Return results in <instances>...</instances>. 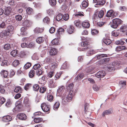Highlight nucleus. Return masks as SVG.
I'll list each match as a JSON object with an SVG mask.
<instances>
[{
    "instance_id": "obj_1",
    "label": "nucleus",
    "mask_w": 127,
    "mask_h": 127,
    "mask_svg": "<svg viewBox=\"0 0 127 127\" xmlns=\"http://www.w3.org/2000/svg\"><path fill=\"white\" fill-rule=\"evenodd\" d=\"M73 93L72 92H68L63 94L62 99L63 101H66V100L67 102L71 101L72 98Z\"/></svg>"
},
{
    "instance_id": "obj_2",
    "label": "nucleus",
    "mask_w": 127,
    "mask_h": 127,
    "mask_svg": "<svg viewBox=\"0 0 127 127\" xmlns=\"http://www.w3.org/2000/svg\"><path fill=\"white\" fill-rule=\"evenodd\" d=\"M122 21L119 18H116L112 20V23L111 25V27L113 28H116L120 24H121Z\"/></svg>"
},
{
    "instance_id": "obj_3",
    "label": "nucleus",
    "mask_w": 127,
    "mask_h": 127,
    "mask_svg": "<svg viewBox=\"0 0 127 127\" xmlns=\"http://www.w3.org/2000/svg\"><path fill=\"white\" fill-rule=\"evenodd\" d=\"M23 104L28 109H29L31 107V102L27 97H25L24 98L23 101Z\"/></svg>"
},
{
    "instance_id": "obj_4",
    "label": "nucleus",
    "mask_w": 127,
    "mask_h": 127,
    "mask_svg": "<svg viewBox=\"0 0 127 127\" xmlns=\"http://www.w3.org/2000/svg\"><path fill=\"white\" fill-rule=\"evenodd\" d=\"M104 14V12L102 10H101L95 13L94 16H93V17L95 19L97 17L100 18L103 17Z\"/></svg>"
},
{
    "instance_id": "obj_5",
    "label": "nucleus",
    "mask_w": 127,
    "mask_h": 127,
    "mask_svg": "<svg viewBox=\"0 0 127 127\" xmlns=\"http://www.w3.org/2000/svg\"><path fill=\"white\" fill-rule=\"evenodd\" d=\"M41 108L42 110L44 112H47L50 109V106L45 103H43L41 104Z\"/></svg>"
},
{
    "instance_id": "obj_6",
    "label": "nucleus",
    "mask_w": 127,
    "mask_h": 127,
    "mask_svg": "<svg viewBox=\"0 0 127 127\" xmlns=\"http://www.w3.org/2000/svg\"><path fill=\"white\" fill-rule=\"evenodd\" d=\"M65 88L64 86H60L57 90V95L58 96L62 95V93L64 91Z\"/></svg>"
},
{
    "instance_id": "obj_7",
    "label": "nucleus",
    "mask_w": 127,
    "mask_h": 127,
    "mask_svg": "<svg viewBox=\"0 0 127 127\" xmlns=\"http://www.w3.org/2000/svg\"><path fill=\"white\" fill-rule=\"evenodd\" d=\"M15 104V110L17 111H20L22 107L21 102L20 101H18L16 102Z\"/></svg>"
},
{
    "instance_id": "obj_8",
    "label": "nucleus",
    "mask_w": 127,
    "mask_h": 127,
    "mask_svg": "<svg viewBox=\"0 0 127 127\" xmlns=\"http://www.w3.org/2000/svg\"><path fill=\"white\" fill-rule=\"evenodd\" d=\"M58 64L57 62H52L49 65L50 69L52 70H54L57 68Z\"/></svg>"
},
{
    "instance_id": "obj_9",
    "label": "nucleus",
    "mask_w": 127,
    "mask_h": 127,
    "mask_svg": "<svg viewBox=\"0 0 127 127\" xmlns=\"http://www.w3.org/2000/svg\"><path fill=\"white\" fill-rule=\"evenodd\" d=\"M105 75V72L104 71H99L96 74L95 76L98 78H101L103 77Z\"/></svg>"
},
{
    "instance_id": "obj_10",
    "label": "nucleus",
    "mask_w": 127,
    "mask_h": 127,
    "mask_svg": "<svg viewBox=\"0 0 127 127\" xmlns=\"http://www.w3.org/2000/svg\"><path fill=\"white\" fill-rule=\"evenodd\" d=\"M32 24V22L29 20H25L22 23V25L24 26L29 27Z\"/></svg>"
},
{
    "instance_id": "obj_11",
    "label": "nucleus",
    "mask_w": 127,
    "mask_h": 127,
    "mask_svg": "<svg viewBox=\"0 0 127 127\" xmlns=\"http://www.w3.org/2000/svg\"><path fill=\"white\" fill-rule=\"evenodd\" d=\"M67 31L68 33L69 34L74 33V26L72 25H70L68 27Z\"/></svg>"
},
{
    "instance_id": "obj_12",
    "label": "nucleus",
    "mask_w": 127,
    "mask_h": 127,
    "mask_svg": "<svg viewBox=\"0 0 127 127\" xmlns=\"http://www.w3.org/2000/svg\"><path fill=\"white\" fill-rule=\"evenodd\" d=\"M82 27L85 28H88L90 26V24L89 21L88 20H85L82 23Z\"/></svg>"
},
{
    "instance_id": "obj_13",
    "label": "nucleus",
    "mask_w": 127,
    "mask_h": 127,
    "mask_svg": "<svg viewBox=\"0 0 127 127\" xmlns=\"http://www.w3.org/2000/svg\"><path fill=\"white\" fill-rule=\"evenodd\" d=\"M43 28H40L39 27H36L34 29L33 31L35 33H42L43 31Z\"/></svg>"
},
{
    "instance_id": "obj_14",
    "label": "nucleus",
    "mask_w": 127,
    "mask_h": 127,
    "mask_svg": "<svg viewBox=\"0 0 127 127\" xmlns=\"http://www.w3.org/2000/svg\"><path fill=\"white\" fill-rule=\"evenodd\" d=\"M107 55L106 54H99L97 55L95 57L94 59H92V60L89 63H91L92 61H93L94 59H102V58L104 57H107Z\"/></svg>"
},
{
    "instance_id": "obj_15",
    "label": "nucleus",
    "mask_w": 127,
    "mask_h": 127,
    "mask_svg": "<svg viewBox=\"0 0 127 127\" xmlns=\"http://www.w3.org/2000/svg\"><path fill=\"white\" fill-rule=\"evenodd\" d=\"M18 117L20 120H25L27 119V116L24 114L20 113L17 115Z\"/></svg>"
},
{
    "instance_id": "obj_16",
    "label": "nucleus",
    "mask_w": 127,
    "mask_h": 127,
    "mask_svg": "<svg viewBox=\"0 0 127 127\" xmlns=\"http://www.w3.org/2000/svg\"><path fill=\"white\" fill-rule=\"evenodd\" d=\"M27 28L26 27H22L21 29V33L20 35L18 34L19 35L21 36L24 35H26L27 34V32L26 31L27 30Z\"/></svg>"
},
{
    "instance_id": "obj_17",
    "label": "nucleus",
    "mask_w": 127,
    "mask_h": 127,
    "mask_svg": "<svg viewBox=\"0 0 127 127\" xmlns=\"http://www.w3.org/2000/svg\"><path fill=\"white\" fill-rule=\"evenodd\" d=\"M49 54L51 56H54L56 55L57 53V49L55 48H51L50 50Z\"/></svg>"
},
{
    "instance_id": "obj_18",
    "label": "nucleus",
    "mask_w": 127,
    "mask_h": 127,
    "mask_svg": "<svg viewBox=\"0 0 127 127\" xmlns=\"http://www.w3.org/2000/svg\"><path fill=\"white\" fill-rule=\"evenodd\" d=\"M74 86L73 84L72 83H70L67 85V89L69 91V92H72V93H73V87Z\"/></svg>"
},
{
    "instance_id": "obj_19",
    "label": "nucleus",
    "mask_w": 127,
    "mask_h": 127,
    "mask_svg": "<svg viewBox=\"0 0 127 127\" xmlns=\"http://www.w3.org/2000/svg\"><path fill=\"white\" fill-rule=\"evenodd\" d=\"M127 49V47L125 46H121L117 47L115 48V51L118 52Z\"/></svg>"
},
{
    "instance_id": "obj_20",
    "label": "nucleus",
    "mask_w": 127,
    "mask_h": 127,
    "mask_svg": "<svg viewBox=\"0 0 127 127\" xmlns=\"http://www.w3.org/2000/svg\"><path fill=\"white\" fill-rule=\"evenodd\" d=\"M89 44V42L88 41H82L81 43V46L84 48H86V50L88 49L89 47L88 46Z\"/></svg>"
},
{
    "instance_id": "obj_21",
    "label": "nucleus",
    "mask_w": 127,
    "mask_h": 127,
    "mask_svg": "<svg viewBox=\"0 0 127 127\" xmlns=\"http://www.w3.org/2000/svg\"><path fill=\"white\" fill-rule=\"evenodd\" d=\"M113 10H108L107 12L106 16L107 17H112L113 18Z\"/></svg>"
},
{
    "instance_id": "obj_22",
    "label": "nucleus",
    "mask_w": 127,
    "mask_h": 127,
    "mask_svg": "<svg viewBox=\"0 0 127 127\" xmlns=\"http://www.w3.org/2000/svg\"><path fill=\"white\" fill-rule=\"evenodd\" d=\"M13 30L14 28L13 26L11 25L8 26V36L10 35L11 36L13 34Z\"/></svg>"
},
{
    "instance_id": "obj_23",
    "label": "nucleus",
    "mask_w": 127,
    "mask_h": 127,
    "mask_svg": "<svg viewBox=\"0 0 127 127\" xmlns=\"http://www.w3.org/2000/svg\"><path fill=\"white\" fill-rule=\"evenodd\" d=\"M96 53V51L92 49H90L87 51V55L88 56H90Z\"/></svg>"
},
{
    "instance_id": "obj_24",
    "label": "nucleus",
    "mask_w": 127,
    "mask_h": 127,
    "mask_svg": "<svg viewBox=\"0 0 127 127\" xmlns=\"http://www.w3.org/2000/svg\"><path fill=\"white\" fill-rule=\"evenodd\" d=\"M112 112V110L111 109L106 110L103 112V113L102 114V116L103 117H104L105 115L110 114H111Z\"/></svg>"
},
{
    "instance_id": "obj_25",
    "label": "nucleus",
    "mask_w": 127,
    "mask_h": 127,
    "mask_svg": "<svg viewBox=\"0 0 127 127\" xmlns=\"http://www.w3.org/2000/svg\"><path fill=\"white\" fill-rule=\"evenodd\" d=\"M125 40V39H122L119 40H117L115 42V44L117 45L124 44L125 42H124V41Z\"/></svg>"
},
{
    "instance_id": "obj_26",
    "label": "nucleus",
    "mask_w": 127,
    "mask_h": 127,
    "mask_svg": "<svg viewBox=\"0 0 127 127\" xmlns=\"http://www.w3.org/2000/svg\"><path fill=\"white\" fill-rule=\"evenodd\" d=\"M49 85L51 88L55 87L57 86V84L55 82H54L52 80H50L49 82Z\"/></svg>"
},
{
    "instance_id": "obj_27",
    "label": "nucleus",
    "mask_w": 127,
    "mask_h": 127,
    "mask_svg": "<svg viewBox=\"0 0 127 127\" xmlns=\"http://www.w3.org/2000/svg\"><path fill=\"white\" fill-rule=\"evenodd\" d=\"M1 75L4 78H7L8 73L7 71L5 70L2 71L0 72Z\"/></svg>"
},
{
    "instance_id": "obj_28",
    "label": "nucleus",
    "mask_w": 127,
    "mask_h": 127,
    "mask_svg": "<svg viewBox=\"0 0 127 127\" xmlns=\"http://www.w3.org/2000/svg\"><path fill=\"white\" fill-rule=\"evenodd\" d=\"M10 54L13 57H15L17 56H18V51L16 50H13L10 52Z\"/></svg>"
},
{
    "instance_id": "obj_29",
    "label": "nucleus",
    "mask_w": 127,
    "mask_h": 127,
    "mask_svg": "<svg viewBox=\"0 0 127 127\" xmlns=\"http://www.w3.org/2000/svg\"><path fill=\"white\" fill-rule=\"evenodd\" d=\"M84 73H81L79 74L75 78L76 80H81L84 77Z\"/></svg>"
},
{
    "instance_id": "obj_30",
    "label": "nucleus",
    "mask_w": 127,
    "mask_h": 127,
    "mask_svg": "<svg viewBox=\"0 0 127 127\" xmlns=\"http://www.w3.org/2000/svg\"><path fill=\"white\" fill-rule=\"evenodd\" d=\"M8 31L4 30L0 33V36L2 38L7 36Z\"/></svg>"
},
{
    "instance_id": "obj_31",
    "label": "nucleus",
    "mask_w": 127,
    "mask_h": 127,
    "mask_svg": "<svg viewBox=\"0 0 127 127\" xmlns=\"http://www.w3.org/2000/svg\"><path fill=\"white\" fill-rule=\"evenodd\" d=\"M27 54V52L26 51H21L19 53L18 57H23L26 55Z\"/></svg>"
},
{
    "instance_id": "obj_32",
    "label": "nucleus",
    "mask_w": 127,
    "mask_h": 127,
    "mask_svg": "<svg viewBox=\"0 0 127 127\" xmlns=\"http://www.w3.org/2000/svg\"><path fill=\"white\" fill-rule=\"evenodd\" d=\"M116 63V62L113 63L112 64V65H111V66H109L107 67L109 71H112L115 69V68L114 66H116L115 65Z\"/></svg>"
},
{
    "instance_id": "obj_33",
    "label": "nucleus",
    "mask_w": 127,
    "mask_h": 127,
    "mask_svg": "<svg viewBox=\"0 0 127 127\" xmlns=\"http://www.w3.org/2000/svg\"><path fill=\"white\" fill-rule=\"evenodd\" d=\"M60 105V103L58 101L57 102L55 103L54 104V106L53 107L54 109L55 110H56L59 108Z\"/></svg>"
},
{
    "instance_id": "obj_34",
    "label": "nucleus",
    "mask_w": 127,
    "mask_h": 127,
    "mask_svg": "<svg viewBox=\"0 0 127 127\" xmlns=\"http://www.w3.org/2000/svg\"><path fill=\"white\" fill-rule=\"evenodd\" d=\"M53 98V96L51 94L48 93L47 94V99L50 102L52 101Z\"/></svg>"
},
{
    "instance_id": "obj_35",
    "label": "nucleus",
    "mask_w": 127,
    "mask_h": 127,
    "mask_svg": "<svg viewBox=\"0 0 127 127\" xmlns=\"http://www.w3.org/2000/svg\"><path fill=\"white\" fill-rule=\"evenodd\" d=\"M88 1L87 0H84L82 2V5L83 7H86L88 5Z\"/></svg>"
},
{
    "instance_id": "obj_36",
    "label": "nucleus",
    "mask_w": 127,
    "mask_h": 127,
    "mask_svg": "<svg viewBox=\"0 0 127 127\" xmlns=\"http://www.w3.org/2000/svg\"><path fill=\"white\" fill-rule=\"evenodd\" d=\"M44 38L43 37H38L36 39V41L38 43L42 42L44 41Z\"/></svg>"
},
{
    "instance_id": "obj_37",
    "label": "nucleus",
    "mask_w": 127,
    "mask_h": 127,
    "mask_svg": "<svg viewBox=\"0 0 127 127\" xmlns=\"http://www.w3.org/2000/svg\"><path fill=\"white\" fill-rule=\"evenodd\" d=\"M74 23L76 26L79 28L81 26V22L79 20L75 21Z\"/></svg>"
},
{
    "instance_id": "obj_38",
    "label": "nucleus",
    "mask_w": 127,
    "mask_h": 127,
    "mask_svg": "<svg viewBox=\"0 0 127 127\" xmlns=\"http://www.w3.org/2000/svg\"><path fill=\"white\" fill-rule=\"evenodd\" d=\"M52 44L54 45H57L59 44V40L56 38L53 39L51 41Z\"/></svg>"
},
{
    "instance_id": "obj_39",
    "label": "nucleus",
    "mask_w": 127,
    "mask_h": 127,
    "mask_svg": "<svg viewBox=\"0 0 127 127\" xmlns=\"http://www.w3.org/2000/svg\"><path fill=\"white\" fill-rule=\"evenodd\" d=\"M35 72L33 70H31L29 72V77L30 78H32L34 75Z\"/></svg>"
},
{
    "instance_id": "obj_40",
    "label": "nucleus",
    "mask_w": 127,
    "mask_h": 127,
    "mask_svg": "<svg viewBox=\"0 0 127 127\" xmlns=\"http://www.w3.org/2000/svg\"><path fill=\"white\" fill-rule=\"evenodd\" d=\"M31 65V63L28 62L27 63L24 65V69H27L29 68Z\"/></svg>"
},
{
    "instance_id": "obj_41",
    "label": "nucleus",
    "mask_w": 127,
    "mask_h": 127,
    "mask_svg": "<svg viewBox=\"0 0 127 127\" xmlns=\"http://www.w3.org/2000/svg\"><path fill=\"white\" fill-rule=\"evenodd\" d=\"M103 42L106 45H108L111 43V41L109 39H106L104 40Z\"/></svg>"
},
{
    "instance_id": "obj_42",
    "label": "nucleus",
    "mask_w": 127,
    "mask_h": 127,
    "mask_svg": "<svg viewBox=\"0 0 127 127\" xmlns=\"http://www.w3.org/2000/svg\"><path fill=\"white\" fill-rule=\"evenodd\" d=\"M121 31L123 32H126L127 31V26L125 25L122 26L120 28Z\"/></svg>"
},
{
    "instance_id": "obj_43",
    "label": "nucleus",
    "mask_w": 127,
    "mask_h": 127,
    "mask_svg": "<svg viewBox=\"0 0 127 127\" xmlns=\"http://www.w3.org/2000/svg\"><path fill=\"white\" fill-rule=\"evenodd\" d=\"M22 90V89L20 87H17L15 88L14 90V91L16 93H18V92L21 93Z\"/></svg>"
},
{
    "instance_id": "obj_44",
    "label": "nucleus",
    "mask_w": 127,
    "mask_h": 127,
    "mask_svg": "<svg viewBox=\"0 0 127 127\" xmlns=\"http://www.w3.org/2000/svg\"><path fill=\"white\" fill-rule=\"evenodd\" d=\"M119 30L113 31L112 32V35L115 36H118L119 34Z\"/></svg>"
},
{
    "instance_id": "obj_45",
    "label": "nucleus",
    "mask_w": 127,
    "mask_h": 127,
    "mask_svg": "<svg viewBox=\"0 0 127 127\" xmlns=\"http://www.w3.org/2000/svg\"><path fill=\"white\" fill-rule=\"evenodd\" d=\"M19 64V60H16L13 61V62L12 65L14 66H16L18 65Z\"/></svg>"
},
{
    "instance_id": "obj_46",
    "label": "nucleus",
    "mask_w": 127,
    "mask_h": 127,
    "mask_svg": "<svg viewBox=\"0 0 127 127\" xmlns=\"http://www.w3.org/2000/svg\"><path fill=\"white\" fill-rule=\"evenodd\" d=\"M43 119L42 118H36L34 119V121L36 123H38L41 122Z\"/></svg>"
},
{
    "instance_id": "obj_47",
    "label": "nucleus",
    "mask_w": 127,
    "mask_h": 127,
    "mask_svg": "<svg viewBox=\"0 0 127 127\" xmlns=\"http://www.w3.org/2000/svg\"><path fill=\"white\" fill-rule=\"evenodd\" d=\"M63 19L65 21L68 20L69 18V16L67 14H64L63 16Z\"/></svg>"
},
{
    "instance_id": "obj_48",
    "label": "nucleus",
    "mask_w": 127,
    "mask_h": 127,
    "mask_svg": "<svg viewBox=\"0 0 127 127\" xmlns=\"http://www.w3.org/2000/svg\"><path fill=\"white\" fill-rule=\"evenodd\" d=\"M62 18L63 16L61 14H58L56 17V19L57 21L60 20Z\"/></svg>"
},
{
    "instance_id": "obj_49",
    "label": "nucleus",
    "mask_w": 127,
    "mask_h": 127,
    "mask_svg": "<svg viewBox=\"0 0 127 127\" xmlns=\"http://www.w3.org/2000/svg\"><path fill=\"white\" fill-rule=\"evenodd\" d=\"M39 88V86L37 84H35L33 86V90L35 91L38 90Z\"/></svg>"
},
{
    "instance_id": "obj_50",
    "label": "nucleus",
    "mask_w": 127,
    "mask_h": 127,
    "mask_svg": "<svg viewBox=\"0 0 127 127\" xmlns=\"http://www.w3.org/2000/svg\"><path fill=\"white\" fill-rule=\"evenodd\" d=\"M40 67L41 65L39 64H35L33 66V68L35 70H37V69L40 68Z\"/></svg>"
},
{
    "instance_id": "obj_51",
    "label": "nucleus",
    "mask_w": 127,
    "mask_h": 127,
    "mask_svg": "<svg viewBox=\"0 0 127 127\" xmlns=\"http://www.w3.org/2000/svg\"><path fill=\"white\" fill-rule=\"evenodd\" d=\"M35 46V44L32 42H31L27 44V48H33Z\"/></svg>"
},
{
    "instance_id": "obj_52",
    "label": "nucleus",
    "mask_w": 127,
    "mask_h": 127,
    "mask_svg": "<svg viewBox=\"0 0 127 127\" xmlns=\"http://www.w3.org/2000/svg\"><path fill=\"white\" fill-rule=\"evenodd\" d=\"M93 88L95 91H97L99 90V87L96 84H94L93 86Z\"/></svg>"
},
{
    "instance_id": "obj_53",
    "label": "nucleus",
    "mask_w": 127,
    "mask_h": 127,
    "mask_svg": "<svg viewBox=\"0 0 127 127\" xmlns=\"http://www.w3.org/2000/svg\"><path fill=\"white\" fill-rule=\"evenodd\" d=\"M49 2L51 5H55L56 3V0H49Z\"/></svg>"
},
{
    "instance_id": "obj_54",
    "label": "nucleus",
    "mask_w": 127,
    "mask_h": 127,
    "mask_svg": "<svg viewBox=\"0 0 127 127\" xmlns=\"http://www.w3.org/2000/svg\"><path fill=\"white\" fill-rule=\"evenodd\" d=\"M31 86V84L30 83H28L25 86L24 89L26 91L28 90Z\"/></svg>"
},
{
    "instance_id": "obj_55",
    "label": "nucleus",
    "mask_w": 127,
    "mask_h": 127,
    "mask_svg": "<svg viewBox=\"0 0 127 127\" xmlns=\"http://www.w3.org/2000/svg\"><path fill=\"white\" fill-rule=\"evenodd\" d=\"M43 21L45 23L49 24L50 22V19L48 17H46L43 19Z\"/></svg>"
},
{
    "instance_id": "obj_56",
    "label": "nucleus",
    "mask_w": 127,
    "mask_h": 127,
    "mask_svg": "<svg viewBox=\"0 0 127 127\" xmlns=\"http://www.w3.org/2000/svg\"><path fill=\"white\" fill-rule=\"evenodd\" d=\"M26 11L28 14H30L32 12V9L31 8L29 7L27 8Z\"/></svg>"
},
{
    "instance_id": "obj_57",
    "label": "nucleus",
    "mask_w": 127,
    "mask_h": 127,
    "mask_svg": "<svg viewBox=\"0 0 127 127\" xmlns=\"http://www.w3.org/2000/svg\"><path fill=\"white\" fill-rule=\"evenodd\" d=\"M42 71L41 69L37 70L36 71V74L38 76H39L42 75Z\"/></svg>"
},
{
    "instance_id": "obj_58",
    "label": "nucleus",
    "mask_w": 127,
    "mask_h": 127,
    "mask_svg": "<svg viewBox=\"0 0 127 127\" xmlns=\"http://www.w3.org/2000/svg\"><path fill=\"white\" fill-rule=\"evenodd\" d=\"M8 116H6L3 117L2 119V121L5 122H8Z\"/></svg>"
},
{
    "instance_id": "obj_59",
    "label": "nucleus",
    "mask_w": 127,
    "mask_h": 127,
    "mask_svg": "<svg viewBox=\"0 0 127 127\" xmlns=\"http://www.w3.org/2000/svg\"><path fill=\"white\" fill-rule=\"evenodd\" d=\"M47 12L49 15H51L53 14L54 13L52 9L50 8L47 10Z\"/></svg>"
},
{
    "instance_id": "obj_60",
    "label": "nucleus",
    "mask_w": 127,
    "mask_h": 127,
    "mask_svg": "<svg viewBox=\"0 0 127 127\" xmlns=\"http://www.w3.org/2000/svg\"><path fill=\"white\" fill-rule=\"evenodd\" d=\"M94 67H90L88 68V69L87 70V73H88L89 72H91V73H93V71H92L94 69Z\"/></svg>"
},
{
    "instance_id": "obj_61",
    "label": "nucleus",
    "mask_w": 127,
    "mask_h": 127,
    "mask_svg": "<svg viewBox=\"0 0 127 127\" xmlns=\"http://www.w3.org/2000/svg\"><path fill=\"white\" fill-rule=\"evenodd\" d=\"M15 18L17 21H20L22 19V17L21 15H18L16 16Z\"/></svg>"
},
{
    "instance_id": "obj_62",
    "label": "nucleus",
    "mask_w": 127,
    "mask_h": 127,
    "mask_svg": "<svg viewBox=\"0 0 127 127\" xmlns=\"http://www.w3.org/2000/svg\"><path fill=\"white\" fill-rule=\"evenodd\" d=\"M45 62L46 63H49L51 62H52V59L48 57L46 58L45 59Z\"/></svg>"
},
{
    "instance_id": "obj_63",
    "label": "nucleus",
    "mask_w": 127,
    "mask_h": 127,
    "mask_svg": "<svg viewBox=\"0 0 127 127\" xmlns=\"http://www.w3.org/2000/svg\"><path fill=\"white\" fill-rule=\"evenodd\" d=\"M98 32V31L95 29H93L91 31L93 35L96 34Z\"/></svg>"
},
{
    "instance_id": "obj_64",
    "label": "nucleus",
    "mask_w": 127,
    "mask_h": 127,
    "mask_svg": "<svg viewBox=\"0 0 127 127\" xmlns=\"http://www.w3.org/2000/svg\"><path fill=\"white\" fill-rule=\"evenodd\" d=\"M56 29L53 27H51L49 31L51 33H53L55 31Z\"/></svg>"
}]
</instances>
